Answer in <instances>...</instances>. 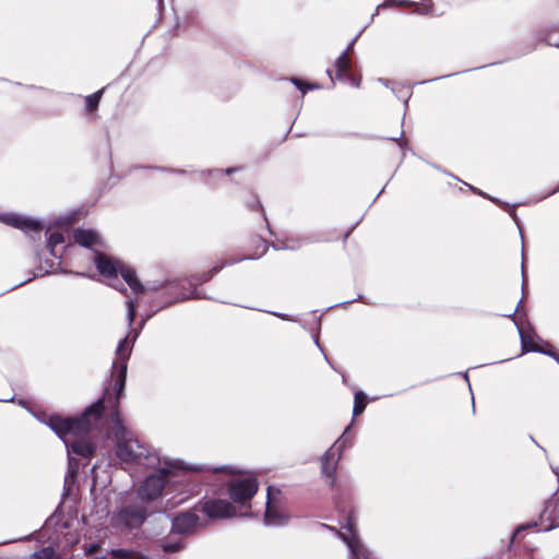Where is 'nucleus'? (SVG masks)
Listing matches in <instances>:
<instances>
[{
	"instance_id": "obj_54",
	"label": "nucleus",
	"mask_w": 559,
	"mask_h": 559,
	"mask_svg": "<svg viewBox=\"0 0 559 559\" xmlns=\"http://www.w3.org/2000/svg\"><path fill=\"white\" fill-rule=\"evenodd\" d=\"M324 527L334 531V528L330 527L329 525H324Z\"/></svg>"
},
{
	"instance_id": "obj_50",
	"label": "nucleus",
	"mask_w": 559,
	"mask_h": 559,
	"mask_svg": "<svg viewBox=\"0 0 559 559\" xmlns=\"http://www.w3.org/2000/svg\"><path fill=\"white\" fill-rule=\"evenodd\" d=\"M402 134L399 138H392V141H399L401 139Z\"/></svg>"
},
{
	"instance_id": "obj_3",
	"label": "nucleus",
	"mask_w": 559,
	"mask_h": 559,
	"mask_svg": "<svg viewBox=\"0 0 559 559\" xmlns=\"http://www.w3.org/2000/svg\"><path fill=\"white\" fill-rule=\"evenodd\" d=\"M114 433L116 438V455L120 461L133 463L143 467H156L160 465L162 456L157 451L148 450L144 444L134 439L130 431L122 425L118 413L112 416Z\"/></svg>"
},
{
	"instance_id": "obj_31",
	"label": "nucleus",
	"mask_w": 559,
	"mask_h": 559,
	"mask_svg": "<svg viewBox=\"0 0 559 559\" xmlns=\"http://www.w3.org/2000/svg\"><path fill=\"white\" fill-rule=\"evenodd\" d=\"M536 526H538V523H537V522H535V521H534V522L526 523V524H523V525H520V526L516 528V531H515L514 535L519 534V533H520L521 531H523V530L532 528V527H536Z\"/></svg>"
},
{
	"instance_id": "obj_14",
	"label": "nucleus",
	"mask_w": 559,
	"mask_h": 559,
	"mask_svg": "<svg viewBox=\"0 0 559 559\" xmlns=\"http://www.w3.org/2000/svg\"><path fill=\"white\" fill-rule=\"evenodd\" d=\"M539 526L542 532L559 527V496L546 503L539 515Z\"/></svg>"
},
{
	"instance_id": "obj_48",
	"label": "nucleus",
	"mask_w": 559,
	"mask_h": 559,
	"mask_svg": "<svg viewBox=\"0 0 559 559\" xmlns=\"http://www.w3.org/2000/svg\"><path fill=\"white\" fill-rule=\"evenodd\" d=\"M558 191H559V186L556 189H554L549 194H552V193L558 192Z\"/></svg>"
},
{
	"instance_id": "obj_7",
	"label": "nucleus",
	"mask_w": 559,
	"mask_h": 559,
	"mask_svg": "<svg viewBox=\"0 0 559 559\" xmlns=\"http://www.w3.org/2000/svg\"><path fill=\"white\" fill-rule=\"evenodd\" d=\"M146 518V508L139 504H132L122 508L117 512L111 523L117 528H136L140 527Z\"/></svg>"
},
{
	"instance_id": "obj_28",
	"label": "nucleus",
	"mask_w": 559,
	"mask_h": 559,
	"mask_svg": "<svg viewBox=\"0 0 559 559\" xmlns=\"http://www.w3.org/2000/svg\"><path fill=\"white\" fill-rule=\"evenodd\" d=\"M391 88H392V92L395 93L400 99H403L404 103L407 104V100L411 96L409 91L403 90V88L396 90L395 87H391Z\"/></svg>"
},
{
	"instance_id": "obj_51",
	"label": "nucleus",
	"mask_w": 559,
	"mask_h": 559,
	"mask_svg": "<svg viewBox=\"0 0 559 559\" xmlns=\"http://www.w3.org/2000/svg\"><path fill=\"white\" fill-rule=\"evenodd\" d=\"M353 300H346L344 302H342V305H347V304H350Z\"/></svg>"
},
{
	"instance_id": "obj_11",
	"label": "nucleus",
	"mask_w": 559,
	"mask_h": 559,
	"mask_svg": "<svg viewBox=\"0 0 559 559\" xmlns=\"http://www.w3.org/2000/svg\"><path fill=\"white\" fill-rule=\"evenodd\" d=\"M201 510L212 520L228 519L236 515L235 507L223 499H207L202 502Z\"/></svg>"
},
{
	"instance_id": "obj_55",
	"label": "nucleus",
	"mask_w": 559,
	"mask_h": 559,
	"mask_svg": "<svg viewBox=\"0 0 559 559\" xmlns=\"http://www.w3.org/2000/svg\"><path fill=\"white\" fill-rule=\"evenodd\" d=\"M316 344L320 347L319 340L316 338Z\"/></svg>"
},
{
	"instance_id": "obj_15",
	"label": "nucleus",
	"mask_w": 559,
	"mask_h": 559,
	"mask_svg": "<svg viewBox=\"0 0 559 559\" xmlns=\"http://www.w3.org/2000/svg\"><path fill=\"white\" fill-rule=\"evenodd\" d=\"M199 526V516L191 511L177 514L171 520V532L176 534H191Z\"/></svg>"
},
{
	"instance_id": "obj_18",
	"label": "nucleus",
	"mask_w": 559,
	"mask_h": 559,
	"mask_svg": "<svg viewBox=\"0 0 559 559\" xmlns=\"http://www.w3.org/2000/svg\"><path fill=\"white\" fill-rule=\"evenodd\" d=\"M335 79L344 80V76L348 74V71L352 67V61L349 59V55H347V50H344L335 60Z\"/></svg>"
},
{
	"instance_id": "obj_35",
	"label": "nucleus",
	"mask_w": 559,
	"mask_h": 559,
	"mask_svg": "<svg viewBox=\"0 0 559 559\" xmlns=\"http://www.w3.org/2000/svg\"><path fill=\"white\" fill-rule=\"evenodd\" d=\"M97 548H98V545L92 544L90 546V548L87 549V552L93 554V552H95L97 550Z\"/></svg>"
},
{
	"instance_id": "obj_53",
	"label": "nucleus",
	"mask_w": 559,
	"mask_h": 559,
	"mask_svg": "<svg viewBox=\"0 0 559 559\" xmlns=\"http://www.w3.org/2000/svg\"><path fill=\"white\" fill-rule=\"evenodd\" d=\"M464 379L468 382L467 373H464Z\"/></svg>"
},
{
	"instance_id": "obj_24",
	"label": "nucleus",
	"mask_w": 559,
	"mask_h": 559,
	"mask_svg": "<svg viewBox=\"0 0 559 559\" xmlns=\"http://www.w3.org/2000/svg\"><path fill=\"white\" fill-rule=\"evenodd\" d=\"M136 300L130 299L127 301V318L129 326H132L135 319Z\"/></svg>"
},
{
	"instance_id": "obj_32",
	"label": "nucleus",
	"mask_w": 559,
	"mask_h": 559,
	"mask_svg": "<svg viewBox=\"0 0 559 559\" xmlns=\"http://www.w3.org/2000/svg\"><path fill=\"white\" fill-rule=\"evenodd\" d=\"M360 33L359 32L352 40L350 43L347 45V47L345 48V50H347V55H349L350 50L354 48V45L355 43L357 41L358 37L360 36Z\"/></svg>"
},
{
	"instance_id": "obj_27",
	"label": "nucleus",
	"mask_w": 559,
	"mask_h": 559,
	"mask_svg": "<svg viewBox=\"0 0 559 559\" xmlns=\"http://www.w3.org/2000/svg\"><path fill=\"white\" fill-rule=\"evenodd\" d=\"M301 246H302V241L301 240L287 239V241L284 242L283 246H278L277 249L297 250Z\"/></svg>"
},
{
	"instance_id": "obj_10",
	"label": "nucleus",
	"mask_w": 559,
	"mask_h": 559,
	"mask_svg": "<svg viewBox=\"0 0 559 559\" xmlns=\"http://www.w3.org/2000/svg\"><path fill=\"white\" fill-rule=\"evenodd\" d=\"M258 481L253 477L238 478L228 486L230 499L240 504L249 502L258 491Z\"/></svg>"
},
{
	"instance_id": "obj_12",
	"label": "nucleus",
	"mask_w": 559,
	"mask_h": 559,
	"mask_svg": "<svg viewBox=\"0 0 559 559\" xmlns=\"http://www.w3.org/2000/svg\"><path fill=\"white\" fill-rule=\"evenodd\" d=\"M0 221L25 233H39L43 229L41 222L20 214H3L0 216Z\"/></svg>"
},
{
	"instance_id": "obj_47",
	"label": "nucleus",
	"mask_w": 559,
	"mask_h": 559,
	"mask_svg": "<svg viewBox=\"0 0 559 559\" xmlns=\"http://www.w3.org/2000/svg\"><path fill=\"white\" fill-rule=\"evenodd\" d=\"M380 82H382L383 84H385L386 86H389V82H388V81H384L383 79H380Z\"/></svg>"
},
{
	"instance_id": "obj_46",
	"label": "nucleus",
	"mask_w": 559,
	"mask_h": 559,
	"mask_svg": "<svg viewBox=\"0 0 559 559\" xmlns=\"http://www.w3.org/2000/svg\"><path fill=\"white\" fill-rule=\"evenodd\" d=\"M548 44H549V45L559 46V44H558V43H552L550 37H549V39H548Z\"/></svg>"
},
{
	"instance_id": "obj_43",
	"label": "nucleus",
	"mask_w": 559,
	"mask_h": 559,
	"mask_svg": "<svg viewBox=\"0 0 559 559\" xmlns=\"http://www.w3.org/2000/svg\"><path fill=\"white\" fill-rule=\"evenodd\" d=\"M328 75L330 76L331 81L333 82L334 79L332 76V71L330 69L326 70Z\"/></svg>"
},
{
	"instance_id": "obj_42",
	"label": "nucleus",
	"mask_w": 559,
	"mask_h": 559,
	"mask_svg": "<svg viewBox=\"0 0 559 559\" xmlns=\"http://www.w3.org/2000/svg\"><path fill=\"white\" fill-rule=\"evenodd\" d=\"M235 170H236L235 168H227L225 170V175H229V174L234 173Z\"/></svg>"
},
{
	"instance_id": "obj_39",
	"label": "nucleus",
	"mask_w": 559,
	"mask_h": 559,
	"mask_svg": "<svg viewBox=\"0 0 559 559\" xmlns=\"http://www.w3.org/2000/svg\"><path fill=\"white\" fill-rule=\"evenodd\" d=\"M13 401H14V396L7 397V399H0V402H4V403L13 402Z\"/></svg>"
},
{
	"instance_id": "obj_5",
	"label": "nucleus",
	"mask_w": 559,
	"mask_h": 559,
	"mask_svg": "<svg viewBox=\"0 0 559 559\" xmlns=\"http://www.w3.org/2000/svg\"><path fill=\"white\" fill-rule=\"evenodd\" d=\"M132 350V344H129L128 336L120 340L116 349V360L112 362L111 378L115 381V390L117 391V397L115 404H118L119 399L122 395L126 379H127V365Z\"/></svg>"
},
{
	"instance_id": "obj_19",
	"label": "nucleus",
	"mask_w": 559,
	"mask_h": 559,
	"mask_svg": "<svg viewBox=\"0 0 559 559\" xmlns=\"http://www.w3.org/2000/svg\"><path fill=\"white\" fill-rule=\"evenodd\" d=\"M63 242H64V238H63V235L60 233H51L48 236L47 246H48L49 251L52 257L61 258L62 250H59L58 246H61Z\"/></svg>"
},
{
	"instance_id": "obj_22",
	"label": "nucleus",
	"mask_w": 559,
	"mask_h": 559,
	"mask_svg": "<svg viewBox=\"0 0 559 559\" xmlns=\"http://www.w3.org/2000/svg\"><path fill=\"white\" fill-rule=\"evenodd\" d=\"M366 407V395L364 392H356L355 393V400H354V407H353V414L359 415L364 412Z\"/></svg>"
},
{
	"instance_id": "obj_16",
	"label": "nucleus",
	"mask_w": 559,
	"mask_h": 559,
	"mask_svg": "<svg viewBox=\"0 0 559 559\" xmlns=\"http://www.w3.org/2000/svg\"><path fill=\"white\" fill-rule=\"evenodd\" d=\"M274 490L272 486L267 488L266 508L263 521L266 526H283L288 522V516L276 510L272 504L271 496Z\"/></svg>"
},
{
	"instance_id": "obj_4",
	"label": "nucleus",
	"mask_w": 559,
	"mask_h": 559,
	"mask_svg": "<svg viewBox=\"0 0 559 559\" xmlns=\"http://www.w3.org/2000/svg\"><path fill=\"white\" fill-rule=\"evenodd\" d=\"M93 260L99 274L107 280L116 282L119 272L123 281L134 293L141 294L144 292V286L138 280L136 273L131 266L126 265L119 260H114L102 251L95 253Z\"/></svg>"
},
{
	"instance_id": "obj_21",
	"label": "nucleus",
	"mask_w": 559,
	"mask_h": 559,
	"mask_svg": "<svg viewBox=\"0 0 559 559\" xmlns=\"http://www.w3.org/2000/svg\"><path fill=\"white\" fill-rule=\"evenodd\" d=\"M104 88L86 96L85 98V106L88 111H93L97 108L100 97L103 95Z\"/></svg>"
},
{
	"instance_id": "obj_25",
	"label": "nucleus",
	"mask_w": 559,
	"mask_h": 559,
	"mask_svg": "<svg viewBox=\"0 0 559 559\" xmlns=\"http://www.w3.org/2000/svg\"><path fill=\"white\" fill-rule=\"evenodd\" d=\"M292 83L305 94L309 90H316L319 88V85L317 84H305L302 81L298 79H292Z\"/></svg>"
},
{
	"instance_id": "obj_52",
	"label": "nucleus",
	"mask_w": 559,
	"mask_h": 559,
	"mask_svg": "<svg viewBox=\"0 0 559 559\" xmlns=\"http://www.w3.org/2000/svg\"><path fill=\"white\" fill-rule=\"evenodd\" d=\"M355 300H362V296L358 295V297Z\"/></svg>"
},
{
	"instance_id": "obj_49",
	"label": "nucleus",
	"mask_w": 559,
	"mask_h": 559,
	"mask_svg": "<svg viewBox=\"0 0 559 559\" xmlns=\"http://www.w3.org/2000/svg\"><path fill=\"white\" fill-rule=\"evenodd\" d=\"M139 335V332H135L134 336H133V340H132V343L135 341V338L138 337Z\"/></svg>"
},
{
	"instance_id": "obj_8",
	"label": "nucleus",
	"mask_w": 559,
	"mask_h": 559,
	"mask_svg": "<svg viewBox=\"0 0 559 559\" xmlns=\"http://www.w3.org/2000/svg\"><path fill=\"white\" fill-rule=\"evenodd\" d=\"M347 428L343 435L335 441V443L324 453L321 460L322 473L331 478V485L335 483L336 465L341 457L342 451L345 449L348 438L346 436Z\"/></svg>"
},
{
	"instance_id": "obj_6",
	"label": "nucleus",
	"mask_w": 559,
	"mask_h": 559,
	"mask_svg": "<svg viewBox=\"0 0 559 559\" xmlns=\"http://www.w3.org/2000/svg\"><path fill=\"white\" fill-rule=\"evenodd\" d=\"M338 537L346 544L349 552V559H370L369 549L361 543L354 523L353 515H349L347 523L337 532Z\"/></svg>"
},
{
	"instance_id": "obj_26",
	"label": "nucleus",
	"mask_w": 559,
	"mask_h": 559,
	"mask_svg": "<svg viewBox=\"0 0 559 559\" xmlns=\"http://www.w3.org/2000/svg\"><path fill=\"white\" fill-rule=\"evenodd\" d=\"M182 547V544L180 542H164L162 544V548L165 552H176L180 550Z\"/></svg>"
},
{
	"instance_id": "obj_36",
	"label": "nucleus",
	"mask_w": 559,
	"mask_h": 559,
	"mask_svg": "<svg viewBox=\"0 0 559 559\" xmlns=\"http://www.w3.org/2000/svg\"><path fill=\"white\" fill-rule=\"evenodd\" d=\"M400 3H401V4H404V5H408V7H411V5H414V4H415V2H413V1H408V0H401V1H400Z\"/></svg>"
},
{
	"instance_id": "obj_23",
	"label": "nucleus",
	"mask_w": 559,
	"mask_h": 559,
	"mask_svg": "<svg viewBox=\"0 0 559 559\" xmlns=\"http://www.w3.org/2000/svg\"><path fill=\"white\" fill-rule=\"evenodd\" d=\"M28 559H57L55 549L51 546L44 547L38 551H35L29 556Z\"/></svg>"
},
{
	"instance_id": "obj_30",
	"label": "nucleus",
	"mask_w": 559,
	"mask_h": 559,
	"mask_svg": "<svg viewBox=\"0 0 559 559\" xmlns=\"http://www.w3.org/2000/svg\"><path fill=\"white\" fill-rule=\"evenodd\" d=\"M417 12L420 14H424V15L430 14L432 12V3L429 2V3L424 4L421 8H419L417 10Z\"/></svg>"
},
{
	"instance_id": "obj_17",
	"label": "nucleus",
	"mask_w": 559,
	"mask_h": 559,
	"mask_svg": "<svg viewBox=\"0 0 559 559\" xmlns=\"http://www.w3.org/2000/svg\"><path fill=\"white\" fill-rule=\"evenodd\" d=\"M79 462L74 456L68 455V472L64 476L63 495H69L79 474Z\"/></svg>"
},
{
	"instance_id": "obj_38",
	"label": "nucleus",
	"mask_w": 559,
	"mask_h": 559,
	"mask_svg": "<svg viewBox=\"0 0 559 559\" xmlns=\"http://www.w3.org/2000/svg\"><path fill=\"white\" fill-rule=\"evenodd\" d=\"M110 285H111L112 287H115L116 289H119V290H121V292H123V293H126V292H127V290H126V288L123 287V285H121L120 287H118L117 285H115V284H112V283H111Z\"/></svg>"
},
{
	"instance_id": "obj_37",
	"label": "nucleus",
	"mask_w": 559,
	"mask_h": 559,
	"mask_svg": "<svg viewBox=\"0 0 559 559\" xmlns=\"http://www.w3.org/2000/svg\"><path fill=\"white\" fill-rule=\"evenodd\" d=\"M150 318H151V314L146 316L145 318H143V319L141 320V322H140V329H142V328L144 326L145 322H146V321H147V319H150Z\"/></svg>"
},
{
	"instance_id": "obj_2",
	"label": "nucleus",
	"mask_w": 559,
	"mask_h": 559,
	"mask_svg": "<svg viewBox=\"0 0 559 559\" xmlns=\"http://www.w3.org/2000/svg\"><path fill=\"white\" fill-rule=\"evenodd\" d=\"M103 412L104 401L99 399L87 406L80 417L63 418L51 415L44 423L63 441L68 455L90 459L95 452V444L87 441L85 436L100 419Z\"/></svg>"
},
{
	"instance_id": "obj_1",
	"label": "nucleus",
	"mask_w": 559,
	"mask_h": 559,
	"mask_svg": "<svg viewBox=\"0 0 559 559\" xmlns=\"http://www.w3.org/2000/svg\"><path fill=\"white\" fill-rule=\"evenodd\" d=\"M151 468L156 469L157 473L147 475L138 490L139 499L147 502L158 499L164 489L168 492L171 486L181 487L179 492L186 496L180 498L179 502L183 501L187 497L197 491V486L194 485L191 489H187V487L193 483L192 475L194 473L207 471L214 473H236L233 467L227 465L212 468L205 465H187L180 460L168 457H162L160 465Z\"/></svg>"
},
{
	"instance_id": "obj_9",
	"label": "nucleus",
	"mask_w": 559,
	"mask_h": 559,
	"mask_svg": "<svg viewBox=\"0 0 559 559\" xmlns=\"http://www.w3.org/2000/svg\"><path fill=\"white\" fill-rule=\"evenodd\" d=\"M246 258H241L238 260H231L226 261L222 265L214 266L212 271L202 273L200 276H192L189 280L182 281L179 286L182 288V292H180L177 296V300H185V299H191V298H200V295L197 290V285L206 283L210 281L214 274L218 273L225 264H233L238 261L245 260Z\"/></svg>"
},
{
	"instance_id": "obj_29",
	"label": "nucleus",
	"mask_w": 559,
	"mask_h": 559,
	"mask_svg": "<svg viewBox=\"0 0 559 559\" xmlns=\"http://www.w3.org/2000/svg\"><path fill=\"white\" fill-rule=\"evenodd\" d=\"M343 81L348 82L349 84H352L355 87H359L360 86V79L359 78H355V76H353L350 74H346L344 76Z\"/></svg>"
},
{
	"instance_id": "obj_41",
	"label": "nucleus",
	"mask_w": 559,
	"mask_h": 559,
	"mask_svg": "<svg viewBox=\"0 0 559 559\" xmlns=\"http://www.w3.org/2000/svg\"><path fill=\"white\" fill-rule=\"evenodd\" d=\"M469 189L473 190L474 192H477L479 193L480 195H484V197H487L485 193L480 192V191H477L474 187L469 186Z\"/></svg>"
},
{
	"instance_id": "obj_40",
	"label": "nucleus",
	"mask_w": 559,
	"mask_h": 559,
	"mask_svg": "<svg viewBox=\"0 0 559 559\" xmlns=\"http://www.w3.org/2000/svg\"><path fill=\"white\" fill-rule=\"evenodd\" d=\"M69 223H70L69 219L58 221L57 222L58 225H68Z\"/></svg>"
},
{
	"instance_id": "obj_20",
	"label": "nucleus",
	"mask_w": 559,
	"mask_h": 559,
	"mask_svg": "<svg viewBox=\"0 0 559 559\" xmlns=\"http://www.w3.org/2000/svg\"><path fill=\"white\" fill-rule=\"evenodd\" d=\"M112 559H151L148 556L143 555L141 552L127 550V549H112L111 550Z\"/></svg>"
},
{
	"instance_id": "obj_13",
	"label": "nucleus",
	"mask_w": 559,
	"mask_h": 559,
	"mask_svg": "<svg viewBox=\"0 0 559 559\" xmlns=\"http://www.w3.org/2000/svg\"><path fill=\"white\" fill-rule=\"evenodd\" d=\"M74 241L81 247L91 249L94 253L105 248V242L100 235L94 229L78 228L73 233Z\"/></svg>"
},
{
	"instance_id": "obj_33",
	"label": "nucleus",
	"mask_w": 559,
	"mask_h": 559,
	"mask_svg": "<svg viewBox=\"0 0 559 559\" xmlns=\"http://www.w3.org/2000/svg\"><path fill=\"white\" fill-rule=\"evenodd\" d=\"M272 314H274V316H276V317H278V318L283 319V320H292V318L288 314H286V313L272 312Z\"/></svg>"
},
{
	"instance_id": "obj_34",
	"label": "nucleus",
	"mask_w": 559,
	"mask_h": 559,
	"mask_svg": "<svg viewBox=\"0 0 559 559\" xmlns=\"http://www.w3.org/2000/svg\"><path fill=\"white\" fill-rule=\"evenodd\" d=\"M250 207L252 210H262L263 211L262 205L259 200H255L254 203L250 204Z\"/></svg>"
},
{
	"instance_id": "obj_45",
	"label": "nucleus",
	"mask_w": 559,
	"mask_h": 559,
	"mask_svg": "<svg viewBox=\"0 0 559 559\" xmlns=\"http://www.w3.org/2000/svg\"><path fill=\"white\" fill-rule=\"evenodd\" d=\"M521 269H522L523 283H524L525 282V276H524V263L523 262H522Z\"/></svg>"
},
{
	"instance_id": "obj_44",
	"label": "nucleus",
	"mask_w": 559,
	"mask_h": 559,
	"mask_svg": "<svg viewBox=\"0 0 559 559\" xmlns=\"http://www.w3.org/2000/svg\"><path fill=\"white\" fill-rule=\"evenodd\" d=\"M163 0H158V10L162 11L163 10Z\"/></svg>"
}]
</instances>
